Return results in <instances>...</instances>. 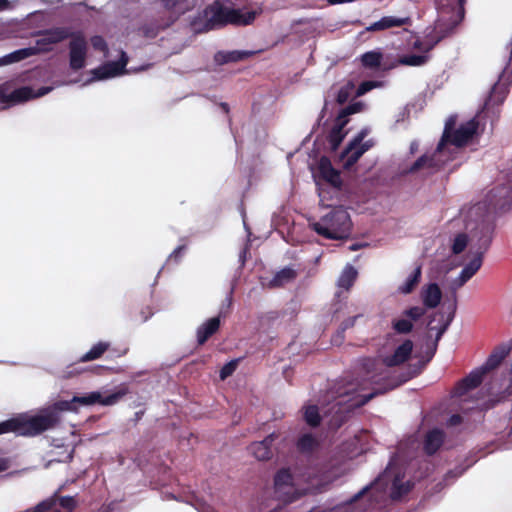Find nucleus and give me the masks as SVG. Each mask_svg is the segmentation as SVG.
<instances>
[{"instance_id": "f03ea898", "label": "nucleus", "mask_w": 512, "mask_h": 512, "mask_svg": "<svg viewBox=\"0 0 512 512\" xmlns=\"http://www.w3.org/2000/svg\"><path fill=\"white\" fill-rule=\"evenodd\" d=\"M413 342L409 339L403 341L392 355L386 356L383 361L373 358L361 360L357 377L351 381L340 380L330 388L324 396L322 402L329 407L325 413H334V422L337 426L345 420L346 414L356 407L350 406L360 395L368 394L376 386L372 380H378L380 372L387 371L389 378L399 380L406 367L400 372H391V368L405 363L412 354Z\"/></svg>"}, {"instance_id": "0e129e2a", "label": "nucleus", "mask_w": 512, "mask_h": 512, "mask_svg": "<svg viewBox=\"0 0 512 512\" xmlns=\"http://www.w3.org/2000/svg\"><path fill=\"white\" fill-rule=\"evenodd\" d=\"M248 250H249V241H247V243L245 244V246L239 253V262L241 263L242 266L245 264Z\"/></svg>"}, {"instance_id": "052dcab7", "label": "nucleus", "mask_w": 512, "mask_h": 512, "mask_svg": "<svg viewBox=\"0 0 512 512\" xmlns=\"http://www.w3.org/2000/svg\"><path fill=\"white\" fill-rule=\"evenodd\" d=\"M360 317H362V314H358V315H355V316H353V317H349V318L345 319V320L340 324V326H341L343 329L347 330V329H349V328L353 327V326L355 325L356 320H357L358 318H360Z\"/></svg>"}, {"instance_id": "1a4fd4ad", "label": "nucleus", "mask_w": 512, "mask_h": 512, "mask_svg": "<svg viewBox=\"0 0 512 512\" xmlns=\"http://www.w3.org/2000/svg\"><path fill=\"white\" fill-rule=\"evenodd\" d=\"M364 106V102L354 101L339 111L335 124L328 135V141L332 151H336L345 138L346 133L344 132V128L349 122L348 117L362 111Z\"/></svg>"}, {"instance_id": "13d9d810", "label": "nucleus", "mask_w": 512, "mask_h": 512, "mask_svg": "<svg viewBox=\"0 0 512 512\" xmlns=\"http://www.w3.org/2000/svg\"><path fill=\"white\" fill-rule=\"evenodd\" d=\"M231 305H232V290L227 295L225 300L222 302L219 314L217 316L221 317L222 315H225L227 313V311L230 309Z\"/></svg>"}, {"instance_id": "e433bc0d", "label": "nucleus", "mask_w": 512, "mask_h": 512, "mask_svg": "<svg viewBox=\"0 0 512 512\" xmlns=\"http://www.w3.org/2000/svg\"><path fill=\"white\" fill-rule=\"evenodd\" d=\"M318 445L317 439L311 433L302 434L296 443L298 451L304 454L312 453Z\"/></svg>"}, {"instance_id": "2f4dec72", "label": "nucleus", "mask_w": 512, "mask_h": 512, "mask_svg": "<svg viewBox=\"0 0 512 512\" xmlns=\"http://www.w3.org/2000/svg\"><path fill=\"white\" fill-rule=\"evenodd\" d=\"M38 53V49L34 47H25L17 49L11 53H8L0 57V66H5L13 63H17L21 60L27 59Z\"/></svg>"}, {"instance_id": "c03bdc74", "label": "nucleus", "mask_w": 512, "mask_h": 512, "mask_svg": "<svg viewBox=\"0 0 512 512\" xmlns=\"http://www.w3.org/2000/svg\"><path fill=\"white\" fill-rule=\"evenodd\" d=\"M164 23H165V19L157 20L154 23L144 25L141 29L143 32V35L150 39L155 38L161 30H164L167 28V27H162V25Z\"/></svg>"}, {"instance_id": "4468645a", "label": "nucleus", "mask_w": 512, "mask_h": 512, "mask_svg": "<svg viewBox=\"0 0 512 512\" xmlns=\"http://www.w3.org/2000/svg\"><path fill=\"white\" fill-rule=\"evenodd\" d=\"M69 39V66L72 70L78 71L86 64L87 41L80 31H74Z\"/></svg>"}, {"instance_id": "c9c22d12", "label": "nucleus", "mask_w": 512, "mask_h": 512, "mask_svg": "<svg viewBox=\"0 0 512 512\" xmlns=\"http://www.w3.org/2000/svg\"><path fill=\"white\" fill-rule=\"evenodd\" d=\"M357 275H358V272H357L356 268L351 264H347L344 267V269L342 270V272L337 280V285L340 288L348 290L352 287L353 283L355 282V280L357 278Z\"/></svg>"}, {"instance_id": "f3484780", "label": "nucleus", "mask_w": 512, "mask_h": 512, "mask_svg": "<svg viewBox=\"0 0 512 512\" xmlns=\"http://www.w3.org/2000/svg\"><path fill=\"white\" fill-rule=\"evenodd\" d=\"M370 486L363 487L349 499L337 504L331 512H372L363 510L368 504Z\"/></svg>"}, {"instance_id": "58836bf2", "label": "nucleus", "mask_w": 512, "mask_h": 512, "mask_svg": "<svg viewBox=\"0 0 512 512\" xmlns=\"http://www.w3.org/2000/svg\"><path fill=\"white\" fill-rule=\"evenodd\" d=\"M469 241L471 242L470 234L465 229V232L458 233L455 236V238L453 239V242L451 245V252L454 255H459L466 249Z\"/></svg>"}, {"instance_id": "680f3d73", "label": "nucleus", "mask_w": 512, "mask_h": 512, "mask_svg": "<svg viewBox=\"0 0 512 512\" xmlns=\"http://www.w3.org/2000/svg\"><path fill=\"white\" fill-rule=\"evenodd\" d=\"M19 0H0V11L11 10Z\"/></svg>"}, {"instance_id": "bb28decb", "label": "nucleus", "mask_w": 512, "mask_h": 512, "mask_svg": "<svg viewBox=\"0 0 512 512\" xmlns=\"http://www.w3.org/2000/svg\"><path fill=\"white\" fill-rule=\"evenodd\" d=\"M510 350H511L510 344L499 345L488 356L487 360L484 362V364L481 366V368L486 373L496 369L497 367L500 366V364L503 362V360L508 356V354L510 353Z\"/></svg>"}, {"instance_id": "6e6552de", "label": "nucleus", "mask_w": 512, "mask_h": 512, "mask_svg": "<svg viewBox=\"0 0 512 512\" xmlns=\"http://www.w3.org/2000/svg\"><path fill=\"white\" fill-rule=\"evenodd\" d=\"M451 160L452 150H449V155L446 156V150L444 148L439 149V145L437 144L436 149L431 154L425 153L409 166L403 167L400 171V175H421L422 177H428L441 170Z\"/></svg>"}, {"instance_id": "49530a36", "label": "nucleus", "mask_w": 512, "mask_h": 512, "mask_svg": "<svg viewBox=\"0 0 512 512\" xmlns=\"http://www.w3.org/2000/svg\"><path fill=\"white\" fill-rule=\"evenodd\" d=\"M382 86L381 81L377 80H366L360 83V85L355 89L354 97H361L371 91L374 88H378Z\"/></svg>"}, {"instance_id": "cd10ccee", "label": "nucleus", "mask_w": 512, "mask_h": 512, "mask_svg": "<svg viewBox=\"0 0 512 512\" xmlns=\"http://www.w3.org/2000/svg\"><path fill=\"white\" fill-rule=\"evenodd\" d=\"M253 54L254 52L249 50L218 51L214 55V61L217 65L236 63L249 58Z\"/></svg>"}, {"instance_id": "412c9836", "label": "nucleus", "mask_w": 512, "mask_h": 512, "mask_svg": "<svg viewBox=\"0 0 512 512\" xmlns=\"http://www.w3.org/2000/svg\"><path fill=\"white\" fill-rule=\"evenodd\" d=\"M277 438L273 432L267 435L263 440L252 443L249 446L250 453L260 461L269 460L273 456L272 444Z\"/></svg>"}, {"instance_id": "5701e85b", "label": "nucleus", "mask_w": 512, "mask_h": 512, "mask_svg": "<svg viewBox=\"0 0 512 512\" xmlns=\"http://www.w3.org/2000/svg\"><path fill=\"white\" fill-rule=\"evenodd\" d=\"M53 90L52 86H42L34 90L29 86H23L12 91L14 102L21 103L33 98H39L47 95Z\"/></svg>"}, {"instance_id": "338daca9", "label": "nucleus", "mask_w": 512, "mask_h": 512, "mask_svg": "<svg viewBox=\"0 0 512 512\" xmlns=\"http://www.w3.org/2000/svg\"><path fill=\"white\" fill-rule=\"evenodd\" d=\"M10 461L7 458H0V472H4L9 468Z\"/></svg>"}, {"instance_id": "37998d69", "label": "nucleus", "mask_w": 512, "mask_h": 512, "mask_svg": "<svg viewBox=\"0 0 512 512\" xmlns=\"http://www.w3.org/2000/svg\"><path fill=\"white\" fill-rule=\"evenodd\" d=\"M355 84L352 81H348L344 84L337 92L336 101L342 105L348 101L353 93H355Z\"/></svg>"}, {"instance_id": "0eeeda50", "label": "nucleus", "mask_w": 512, "mask_h": 512, "mask_svg": "<svg viewBox=\"0 0 512 512\" xmlns=\"http://www.w3.org/2000/svg\"><path fill=\"white\" fill-rule=\"evenodd\" d=\"M312 229L319 235L332 240H345L350 237L352 221L343 207H335L318 221L311 223Z\"/></svg>"}, {"instance_id": "393cba45", "label": "nucleus", "mask_w": 512, "mask_h": 512, "mask_svg": "<svg viewBox=\"0 0 512 512\" xmlns=\"http://www.w3.org/2000/svg\"><path fill=\"white\" fill-rule=\"evenodd\" d=\"M444 440V431L439 428H433L432 430L428 431L425 435L423 442L424 452L429 456L434 455L443 445Z\"/></svg>"}, {"instance_id": "3c124183", "label": "nucleus", "mask_w": 512, "mask_h": 512, "mask_svg": "<svg viewBox=\"0 0 512 512\" xmlns=\"http://www.w3.org/2000/svg\"><path fill=\"white\" fill-rule=\"evenodd\" d=\"M239 359H232L227 362L219 371V377L221 380H225L230 377L238 367Z\"/></svg>"}, {"instance_id": "9d476101", "label": "nucleus", "mask_w": 512, "mask_h": 512, "mask_svg": "<svg viewBox=\"0 0 512 512\" xmlns=\"http://www.w3.org/2000/svg\"><path fill=\"white\" fill-rule=\"evenodd\" d=\"M73 30L67 26H54L37 32V39L34 48L39 52H49L53 45L69 39L73 35Z\"/></svg>"}, {"instance_id": "4d7b16f0", "label": "nucleus", "mask_w": 512, "mask_h": 512, "mask_svg": "<svg viewBox=\"0 0 512 512\" xmlns=\"http://www.w3.org/2000/svg\"><path fill=\"white\" fill-rule=\"evenodd\" d=\"M369 130L367 128L361 129L357 135L349 142V148H353V146H359L364 144V138L368 135Z\"/></svg>"}, {"instance_id": "f8f14e48", "label": "nucleus", "mask_w": 512, "mask_h": 512, "mask_svg": "<svg viewBox=\"0 0 512 512\" xmlns=\"http://www.w3.org/2000/svg\"><path fill=\"white\" fill-rule=\"evenodd\" d=\"M128 63V55L125 51L121 50L120 57L117 61H108L104 64L91 70V81H101L111 79L125 74L126 65Z\"/></svg>"}, {"instance_id": "de8ad7c7", "label": "nucleus", "mask_w": 512, "mask_h": 512, "mask_svg": "<svg viewBox=\"0 0 512 512\" xmlns=\"http://www.w3.org/2000/svg\"><path fill=\"white\" fill-rule=\"evenodd\" d=\"M425 313V307L412 306L409 307L408 309H405L402 312V316L406 317L407 319H410V321L413 323L420 320L425 315Z\"/></svg>"}, {"instance_id": "ea45409f", "label": "nucleus", "mask_w": 512, "mask_h": 512, "mask_svg": "<svg viewBox=\"0 0 512 512\" xmlns=\"http://www.w3.org/2000/svg\"><path fill=\"white\" fill-rule=\"evenodd\" d=\"M457 117L455 115H451L445 122L444 130L440 141L438 142L439 149L444 148L446 150L447 143L449 142V138L451 134L455 131L454 127L456 125Z\"/></svg>"}, {"instance_id": "a18cd8bd", "label": "nucleus", "mask_w": 512, "mask_h": 512, "mask_svg": "<svg viewBox=\"0 0 512 512\" xmlns=\"http://www.w3.org/2000/svg\"><path fill=\"white\" fill-rule=\"evenodd\" d=\"M55 447L64 449V451L62 453H59L58 456L49 459V461L45 465L46 468H48L50 466V464L53 462L67 463L73 459L74 449L68 450L67 447H64L63 445H55Z\"/></svg>"}, {"instance_id": "ddd939ff", "label": "nucleus", "mask_w": 512, "mask_h": 512, "mask_svg": "<svg viewBox=\"0 0 512 512\" xmlns=\"http://www.w3.org/2000/svg\"><path fill=\"white\" fill-rule=\"evenodd\" d=\"M128 63V55L125 51L121 50L120 57L117 61H108L104 64L91 70V81H101L111 79L125 74L126 65Z\"/></svg>"}, {"instance_id": "b1692460", "label": "nucleus", "mask_w": 512, "mask_h": 512, "mask_svg": "<svg viewBox=\"0 0 512 512\" xmlns=\"http://www.w3.org/2000/svg\"><path fill=\"white\" fill-rule=\"evenodd\" d=\"M372 146V142L366 141L364 144L359 146H353V148H349V143L341 153V159L343 161V167L345 169H350L359 159L360 157L368 151Z\"/></svg>"}, {"instance_id": "72a5a7b5", "label": "nucleus", "mask_w": 512, "mask_h": 512, "mask_svg": "<svg viewBox=\"0 0 512 512\" xmlns=\"http://www.w3.org/2000/svg\"><path fill=\"white\" fill-rule=\"evenodd\" d=\"M296 277V271L291 267H284L280 271L276 272L275 275L268 282V287L277 288L284 286L285 284L293 281Z\"/></svg>"}, {"instance_id": "c756f323", "label": "nucleus", "mask_w": 512, "mask_h": 512, "mask_svg": "<svg viewBox=\"0 0 512 512\" xmlns=\"http://www.w3.org/2000/svg\"><path fill=\"white\" fill-rule=\"evenodd\" d=\"M361 63L365 68L370 69L382 68L383 70H389L395 66L392 64H387L384 61L382 53L376 50H371L362 54Z\"/></svg>"}, {"instance_id": "69168bd1", "label": "nucleus", "mask_w": 512, "mask_h": 512, "mask_svg": "<svg viewBox=\"0 0 512 512\" xmlns=\"http://www.w3.org/2000/svg\"><path fill=\"white\" fill-rule=\"evenodd\" d=\"M467 0H457L458 4V15H459V21H462L465 15V4Z\"/></svg>"}, {"instance_id": "a211bd4d", "label": "nucleus", "mask_w": 512, "mask_h": 512, "mask_svg": "<svg viewBox=\"0 0 512 512\" xmlns=\"http://www.w3.org/2000/svg\"><path fill=\"white\" fill-rule=\"evenodd\" d=\"M455 311H456V299L454 300V303L451 305V311L445 318L443 313H436L432 316L431 320L428 323V329L430 331H436L435 340L433 343H436L438 345L439 341L441 340L442 336L445 334V332L448 330L449 326L451 325L454 317H455Z\"/></svg>"}, {"instance_id": "dca6fc26", "label": "nucleus", "mask_w": 512, "mask_h": 512, "mask_svg": "<svg viewBox=\"0 0 512 512\" xmlns=\"http://www.w3.org/2000/svg\"><path fill=\"white\" fill-rule=\"evenodd\" d=\"M293 477L289 469L282 468L274 476L275 494L285 503H291L296 499L293 486Z\"/></svg>"}, {"instance_id": "473e14b6", "label": "nucleus", "mask_w": 512, "mask_h": 512, "mask_svg": "<svg viewBox=\"0 0 512 512\" xmlns=\"http://www.w3.org/2000/svg\"><path fill=\"white\" fill-rule=\"evenodd\" d=\"M422 277V266L417 265L414 270L407 276L403 284H401L397 291L400 294L408 295L414 291L416 286L420 283Z\"/></svg>"}, {"instance_id": "c85d7f7f", "label": "nucleus", "mask_w": 512, "mask_h": 512, "mask_svg": "<svg viewBox=\"0 0 512 512\" xmlns=\"http://www.w3.org/2000/svg\"><path fill=\"white\" fill-rule=\"evenodd\" d=\"M410 22L409 17L384 16L378 21L369 25L367 31H382L392 27H401Z\"/></svg>"}, {"instance_id": "e2e57ef3", "label": "nucleus", "mask_w": 512, "mask_h": 512, "mask_svg": "<svg viewBox=\"0 0 512 512\" xmlns=\"http://www.w3.org/2000/svg\"><path fill=\"white\" fill-rule=\"evenodd\" d=\"M461 422H462V417L459 414H453L447 420V424L449 426H456V425H459Z\"/></svg>"}, {"instance_id": "f704fd0d", "label": "nucleus", "mask_w": 512, "mask_h": 512, "mask_svg": "<svg viewBox=\"0 0 512 512\" xmlns=\"http://www.w3.org/2000/svg\"><path fill=\"white\" fill-rule=\"evenodd\" d=\"M110 348V343L106 341H99L94 344L89 351L79 358V362L85 363L100 359L103 354Z\"/></svg>"}, {"instance_id": "2eb2a0df", "label": "nucleus", "mask_w": 512, "mask_h": 512, "mask_svg": "<svg viewBox=\"0 0 512 512\" xmlns=\"http://www.w3.org/2000/svg\"><path fill=\"white\" fill-rule=\"evenodd\" d=\"M313 176L317 186H320V181H323L337 190L342 187L340 172L333 167L327 156L320 158L317 169L313 172Z\"/></svg>"}, {"instance_id": "a19ab883", "label": "nucleus", "mask_w": 512, "mask_h": 512, "mask_svg": "<svg viewBox=\"0 0 512 512\" xmlns=\"http://www.w3.org/2000/svg\"><path fill=\"white\" fill-rule=\"evenodd\" d=\"M304 420L311 427H317L320 425L321 416L316 405H309L305 408Z\"/></svg>"}, {"instance_id": "6ab92c4d", "label": "nucleus", "mask_w": 512, "mask_h": 512, "mask_svg": "<svg viewBox=\"0 0 512 512\" xmlns=\"http://www.w3.org/2000/svg\"><path fill=\"white\" fill-rule=\"evenodd\" d=\"M161 6L168 12L162 27H170L179 17L188 11L191 3L188 0H159Z\"/></svg>"}, {"instance_id": "603ef678", "label": "nucleus", "mask_w": 512, "mask_h": 512, "mask_svg": "<svg viewBox=\"0 0 512 512\" xmlns=\"http://www.w3.org/2000/svg\"><path fill=\"white\" fill-rule=\"evenodd\" d=\"M458 25V22H455L449 30L445 31L442 35L436 37V38H427L425 41V47L423 48L424 51L427 53L431 49H433L444 37H446L452 30L455 28V26Z\"/></svg>"}, {"instance_id": "79ce46f5", "label": "nucleus", "mask_w": 512, "mask_h": 512, "mask_svg": "<svg viewBox=\"0 0 512 512\" xmlns=\"http://www.w3.org/2000/svg\"><path fill=\"white\" fill-rule=\"evenodd\" d=\"M391 324L393 330L397 334H408L414 328V324L410 321V319H407L404 316L402 318L392 320Z\"/></svg>"}, {"instance_id": "9b49d317", "label": "nucleus", "mask_w": 512, "mask_h": 512, "mask_svg": "<svg viewBox=\"0 0 512 512\" xmlns=\"http://www.w3.org/2000/svg\"><path fill=\"white\" fill-rule=\"evenodd\" d=\"M479 126V121L472 118L464 124H461L450 136L449 142L446 146V156L449 155V150H452V159L458 149L466 145L476 134Z\"/></svg>"}, {"instance_id": "bf43d9fd", "label": "nucleus", "mask_w": 512, "mask_h": 512, "mask_svg": "<svg viewBox=\"0 0 512 512\" xmlns=\"http://www.w3.org/2000/svg\"><path fill=\"white\" fill-rule=\"evenodd\" d=\"M345 329H343L341 326H339V328L337 329L335 335L332 337V343L334 345H341L343 340H344V334H345Z\"/></svg>"}, {"instance_id": "39448f33", "label": "nucleus", "mask_w": 512, "mask_h": 512, "mask_svg": "<svg viewBox=\"0 0 512 512\" xmlns=\"http://www.w3.org/2000/svg\"><path fill=\"white\" fill-rule=\"evenodd\" d=\"M260 13L261 10L232 8L215 1L191 20L190 27L193 33L200 34L228 24L246 26L253 23Z\"/></svg>"}, {"instance_id": "4c0bfd02", "label": "nucleus", "mask_w": 512, "mask_h": 512, "mask_svg": "<svg viewBox=\"0 0 512 512\" xmlns=\"http://www.w3.org/2000/svg\"><path fill=\"white\" fill-rule=\"evenodd\" d=\"M428 61V56L426 54H408L401 56L398 60H396L395 64H401L405 66L419 67L424 65Z\"/></svg>"}, {"instance_id": "09e8293b", "label": "nucleus", "mask_w": 512, "mask_h": 512, "mask_svg": "<svg viewBox=\"0 0 512 512\" xmlns=\"http://www.w3.org/2000/svg\"><path fill=\"white\" fill-rule=\"evenodd\" d=\"M15 104H17V102H14V99L12 98V91L9 92L8 85H0V109L7 108Z\"/></svg>"}, {"instance_id": "aec40b11", "label": "nucleus", "mask_w": 512, "mask_h": 512, "mask_svg": "<svg viewBox=\"0 0 512 512\" xmlns=\"http://www.w3.org/2000/svg\"><path fill=\"white\" fill-rule=\"evenodd\" d=\"M486 374L487 373L481 367L472 370L457 384L454 394L460 397L468 391L477 388L482 383Z\"/></svg>"}, {"instance_id": "a878e982", "label": "nucleus", "mask_w": 512, "mask_h": 512, "mask_svg": "<svg viewBox=\"0 0 512 512\" xmlns=\"http://www.w3.org/2000/svg\"><path fill=\"white\" fill-rule=\"evenodd\" d=\"M220 316H214L203 322L196 330V338L198 345H203L213 336L220 328Z\"/></svg>"}, {"instance_id": "f257e3e1", "label": "nucleus", "mask_w": 512, "mask_h": 512, "mask_svg": "<svg viewBox=\"0 0 512 512\" xmlns=\"http://www.w3.org/2000/svg\"><path fill=\"white\" fill-rule=\"evenodd\" d=\"M512 208V181L502 172V182L487 192L484 199L462 212L464 228L470 234L472 259L463 267L453 285L457 288L469 281L481 268L483 256L489 249L497 212Z\"/></svg>"}, {"instance_id": "7c9ffc66", "label": "nucleus", "mask_w": 512, "mask_h": 512, "mask_svg": "<svg viewBox=\"0 0 512 512\" xmlns=\"http://www.w3.org/2000/svg\"><path fill=\"white\" fill-rule=\"evenodd\" d=\"M38 53V49L34 47H25L17 49L11 53H8L0 57V66H5L13 63H17L21 60L27 59Z\"/></svg>"}, {"instance_id": "7ed1b4c3", "label": "nucleus", "mask_w": 512, "mask_h": 512, "mask_svg": "<svg viewBox=\"0 0 512 512\" xmlns=\"http://www.w3.org/2000/svg\"><path fill=\"white\" fill-rule=\"evenodd\" d=\"M128 388L121 385L116 390L105 394L101 391H91L82 395H74L70 400H58L42 409L36 414L21 413L15 417L0 422V435L13 432L19 436L34 437L54 429L61 421L62 412L76 411V404L81 406H113L125 395Z\"/></svg>"}, {"instance_id": "774afa93", "label": "nucleus", "mask_w": 512, "mask_h": 512, "mask_svg": "<svg viewBox=\"0 0 512 512\" xmlns=\"http://www.w3.org/2000/svg\"><path fill=\"white\" fill-rule=\"evenodd\" d=\"M418 149H419V142L417 140H413L409 146V153L411 155H413L418 151Z\"/></svg>"}, {"instance_id": "423d86ee", "label": "nucleus", "mask_w": 512, "mask_h": 512, "mask_svg": "<svg viewBox=\"0 0 512 512\" xmlns=\"http://www.w3.org/2000/svg\"><path fill=\"white\" fill-rule=\"evenodd\" d=\"M438 345L436 343H432L431 346L427 348L425 351V356L419 359L416 363L409 364L406 366L405 371L401 374L399 380H392L389 378L387 371L380 372L378 380H372V383H375L376 386L372 392L368 394L360 395V397L356 398L354 402L350 406L354 407H362L366 403H368L374 397L384 394L390 390L397 388L398 386L406 383L410 379L419 375L425 366L432 360Z\"/></svg>"}, {"instance_id": "8fccbe9b", "label": "nucleus", "mask_w": 512, "mask_h": 512, "mask_svg": "<svg viewBox=\"0 0 512 512\" xmlns=\"http://www.w3.org/2000/svg\"><path fill=\"white\" fill-rule=\"evenodd\" d=\"M469 466H463V465H458L456 466L455 468L449 470L446 472V474L444 475L443 477V481L445 482L446 485H450L451 483H453L457 478H459L460 476H462L466 470L468 469Z\"/></svg>"}, {"instance_id": "4be33fe9", "label": "nucleus", "mask_w": 512, "mask_h": 512, "mask_svg": "<svg viewBox=\"0 0 512 512\" xmlns=\"http://www.w3.org/2000/svg\"><path fill=\"white\" fill-rule=\"evenodd\" d=\"M421 299L426 309L436 308L442 300V291L436 282L428 283L421 290Z\"/></svg>"}, {"instance_id": "864d4df0", "label": "nucleus", "mask_w": 512, "mask_h": 512, "mask_svg": "<svg viewBox=\"0 0 512 512\" xmlns=\"http://www.w3.org/2000/svg\"><path fill=\"white\" fill-rule=\"evenodd\" d=\"M91 45L95 50L101 51L106 56L108 53V45L105 39L100 35H94L90 39Z\"/></svg>"}, {"instance_id": "20e7f679", "label": "nucleus", "mask_w": 512, "mask_h": 512, "mask_svg": "<svg viewBox=\"0 0 512 512\" xmlns=\"http://www.w3.org/2000/svg\"><path fill=\"white\" fill-rule=\"evenodd\" d=\"M368 504L363 510L382 512L389 501H400L414 487V483L403 481V475L391 460L386 469L370 484Z\"/></svg>"}, {"instance_id": "6e6d98bb", "label": "nucleus", "mask_w": 512, "mask_h": 512, "mask_svg": "<svg viewBox=\"0 0 512 512\" xmlns=\"http://www.w3.org/2000/svg\"><path fill=\"white\" fill-rule=\"evenodd\" d=\"M369 130L367 128L361 129L357 135L349 142V148H353V146H359L364 144V138L368 135Z\"/></svg>"}, {"instance_id": "5fc2aeb1", "label": "nucleus", "mask_w": 512, "mask_h": 512, "mask_svg": "<svg viewBox=\"0 0 512 512\" xmlns=\"http://www.w3.org/2000/svg\"><path fill=\"white\" fill-rule=\"evenodd\" d=\"M185 245H179L176 247L169 255L167 259L168 262H174L175 264H179L182 258V253L185 250Z\"/></svg>"}]
</instances>
